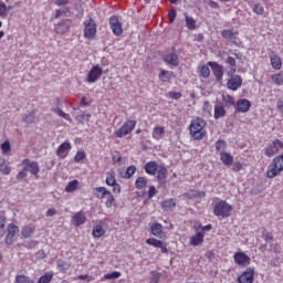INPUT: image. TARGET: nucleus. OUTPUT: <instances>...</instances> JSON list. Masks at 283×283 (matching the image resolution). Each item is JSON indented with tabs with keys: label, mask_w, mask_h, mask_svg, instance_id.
<instances>
[{
	"label": "nucleus",
	"mask_w": 283,
	"mask_h": 283,
	"mask_svg": "<svg viewBox=\"0 0 283 283\" xmlns=\"http://www.w3.org/2000/svg\"><path fill=\"white\" fill-rule=\"evenodd\" d=\"M205 127H207V122H205V119L200 117L193 119L190 124V136H192L195 140H202L207 136Z\"/></svg>",
	"instance_id": "obj_1"
},
{
	"label": "nucleus",
	"mask_w": 283,
	"mask_h": 283,
	"mask_svg": "<svg viewBox=\"0 0 283 283\" xmlns=\"http://www.w3.org/2000/svg\"><path fill=\"white\" fill-rule=\"evenodd\" d=\"M231 211H233V207L224 200L219 201L213 209V213L217 218H229Z\"/></svg>",
	"instance_id": "obj_2"
},
{
	"label": "nucleus",
	"mask_w": 283,
	"mask_h": 283,
	"mask_svg": "<svg viewBox=\"0 0 283 283\" xmlns=\"http://www.w3.org/2000/svg\"><path fill=\"white\" fill-rule=\"evenodd\" d=\"M136 128V120H127L117 132H115V136L117 138H123L127 136V134H132Z\"/></svg>",
	"instance_id": "obj_3"
},
{
	"label": "nucleus",
	"mask_w": 283,
	"mask_h": 283,
	"mask_svg": "<svg viewBox=\"0 0 283 283\" xmlns=\"http://www.w3.org/2000/svg\"><path fill=\"white\" fill-rule=\"evenodd\" d=\"M84 36L85 39H94L96 36V22L92 18L84 21Z\"/></svg>",
	"instance_id": "obj_4"
},
{
	"label": "nucleus",
	"mask_w": 283,
	"mask_h": 283,
	"mask_svg": "<svg viewBox=\"0 0 283 283\" xmlns=\"http://www.w3.org/2000/svg\"><path fill=\"white\" fill-rule=\"evenodd\" d=\"M103 76V67L96 64L94 65L86 75L87 83H96L98 78Z\"/></svg>",
	"instance_id": "obj_5"
},
{
	"label": "nucleus",
	"mask_w": 283,
	"mask_h": 283,
	"mask_svg": "<svg viewBox=\"0 0 283 283\" xmlns=\"http://www.w3.org/2000/svg\"><path fill=\"white\" fill-rule=\"evenodd\" d=\"M282 147L283 143L280 139H276L264 149V154L265 156H268V158H273V156H275V154H277V151H280Z\"/></svg>",
	"instance_id": "obj_6"
},
{
	"label": "nucleus",
	"mask_w": 283,
	"mask_h": 283,
	"mask_svg": "<svg viewBox=\"0 0 283 283\" xmlns=\"http://www.w3.org/2000/svg\"><path fill=\"white\" fill-rule=\"evenodd\" d=\"M17 235H19V227L14 224L8 226V233L6 237V244H14L17 242Z\"/></svg>",
	"instance_id": "obj_7"
},
{
	"label": "nucleus",
	"mask_w": 283,
	"mask_h": 283,
	"mask_svg": "<svg viewBox=\"0 0 283 283\" xmlns=\"http://www.w3.org/2000/svg\"><path fill=\"white\" fill-rule=\"evenodd\" d=\"M109 25L115 36H120V34H123V24L118 20V17L112 15L109 19Z\"/></svg>",
	"instance_id": "obj_8"
},
{
	"label": "nucleus",
	"mask_w": 283,
	"mask_h": 283,
	"mask_svg": "<svg viewBox=\"0 0 283 283\" xmlns=\"http://www.w3.org/2000/svg\"><path fill=\"white\" fill-rule=\"evenodd\" d=\"M22 165H23L24 171H29L30 174H32V176H36V174H39V171H40L39 163H36V161H32L30 159H24L22 161Z\"/></svg>",
	"instance_id": "obj_9"
},
{
	"label": "nucleus",
	"mask_w": 283,
	"mask_h": 283,
	"mask_svg": "<svg viewBox=\"0 0 283 283\" xmlns=\"http://www.w3.org/2000/svg\"><path fill=\"white\" fill-rule=\"evenodd\" d=\"M253 275H255V271L252 268H248L239 277V283H253Z\"/></svg>",
	"instance_id": "obj_10"
},
{
	"label": "nucleus",
	"mask_w": 283,
	"mask_h": 283,
	"mask_svg": "<svg viewBox=\"0 0 283 283\" xmlns=\"http://www.w3.org/2000/svg\"><path fill=\"white\" fill-rule=\"evenodd\" d=\"M105 223L102 220L95 222L93 227V237L94 238H103L106 233Z\"/></svg>",
	"instance_id": "obj_11"
},
{
	"label": "nucleus",
	"mask_w": 283,
	"mask_h": 283,
	"mask_svg": "<svg viewBox=\"0 0 283 283\" xmlns=\"http://www.w3.org/2000/svg\"><path fill=\"white\" fill-rule=\"evenodd\" d=\"M208 65L211 67L217 81H222V76H224V69H222V65L217 62H209Z\"/></svg>",
	"instance_id": "obj_12"
},
{
	"label": "nucleus",
	"mask_w": 283,
	"mask_h": 283,
	"mask_svg": "<svg viewBox=\"0 0 283 283\" xmlns=\"http://www.w3.org/2000/svg\"><path fill=\"white\" fill-rule=\"evenodd\" d=\"M242 86V77L240 75H232L228 81V88L235 92L239 87Z\"/></svg>",
	"instance_id": "obj_13"
},
{
	"label": "nucleus",
	"mask_w": 283,
	"mask_h": 283,
	"mask_svg": "<svg viewBox=\"0 0 283 283\" xmlns=\"http://www.w3.org/2000/svg\"><path fill=\"white\" fill-rule=\"evenodd\" d=\"M54 32L56 34H67L70 32V23L67 21L62 20L54 24Z\"/></svg>",
	"instance_id": "obj_14"
},
{
	"label": "nucleus",
	"mask_w": 283,
	"mask_h": 283,
	"mask_svg": "<svg viewBox=\"0 0 283 283\" xmlns=\"http://www.w3.org/2000/svg\"><path fill=\"white\" fill-rule=\"evenodd\" d=\"M160 166H158V163L156 161H148L145 164L144 166V170L146 171V174H148V176H156V174L158 172Z\"/></svg>",
	"instance_id": "obj_15"
},
{
	"label": "nucleus",
	"mask_w": 283,
	"mask_h": 283,
	"mask_svg": "<svg viewBox=\"0 0 283 283\" xmlns=\"http://www.w3.org/2000/svg\"><path fill=\"white\" fill-rule=\"evenodd\" d=\"M164 61L165 63H168V65H172L174 67H178V65L180 64V60H178V54L174 52L167 53Z\"/></svg>",
	"instance_id": "obj_16"
},
{
	"label": "nucleus",
	"mask_w": 283,
	"mask_h": 283,
	"mask_svg": "<svg viewBox=\"0 0 283 283\" xmlns=\"http://www.w3.org/2000/svg\"><path fill=\"white\" fill-rule=\"evenodd\" d=\"M251 109V102L249 99H239L237 102V111L241 114H247Z\"/></svg>",
	"instance_id": "obj_17"
},
{
	"label": "nucleus",
	"mask_w": 283,
	"mask_h": 283,
	"mask_svg": "<svg viewBox=\"0 0 283 283\" xmlns=\"http://www.w3.org/2000/svg\"><path fill=\"white\" fill-rule=\"evenodd\" d=\"M234 262L244 266L247 264H250L251 258H249V255L244 254L243 252H238L234 254Z\"/></svg>",
	"instance_id": "obj_18"
},
{
	"label": "nucleus",
	"mask_w": 283,
	"mask_h": 283,
	"mask_svg": "<svg viewBox=\"0 0 283 283\" xmlns=\"http://www.w3.org/2000/svg\"><path fill=\"white\" fill-rule=\"evenodd\" d=\"M156 179H157V182H159L160 185H165L167 180V167L159 166V168H157Z\"/></svg>",
	"instance_id": "obj_19"
},
{
	"label": "nucleus",
	"mask_w": 283,
	"mask_h": 283,
	"mask_svg": "<svg viewBox=\"0 0 283 283\" xmlns=\"http://www.w3.org/2000/svg\"><path fill=\"white\" fill-rule=\"evenodd\" d=\"M85 220H86V217L83 212H76L72 219H71V223L74 226V227H81V224H85Z\"/></svg>",
	"instance_id": "obj_20"
},
{
	"label": "nucleus",
	"mask_w": 283,
	"mask_h": 283,
	"mask_svg": "<svg viewBox=\"0 0 283 283\" xmlns=\"http://www.w3.org/2000/svg\"><path fill=\"white\" fill-rule=\"evenodd\" d=\"M70 149H72V145L67 142H64L63 144H61L56 150V155L60 158H65V156H67V151H70Z\"/></svg>",
	"instance_id": "obj_21"
},
{
	"label": "nucleus",
	"mask_w": 283,
	"mask_h": 283,
	"mask_svg": "<svg viewBox=\"0 0 283 283\" xmlns=\"http://www.w3.org/2000/svg\"><path fill=\"white\" fill-rule=\"evenodd\" d=\"M146 242L150 245V247H155V249H160L161 253H167V248L163 244V241L150 238L148 240H146Z\"/></svg>",
	"instance_id": "obj_22"
},
{
	"label": "nucleus",
	"mask_w": 283,
	"mask_h": 283,
	"mask_svg": "<svg viewBox=\"0 0 283 283\" xmlns=\"http://www.w3.org/2000/svg\"><path fill=\"white\" fill-rule=\"evenodd\" d=\"M282 174V170L277 167H275V164H270L268 171H266V177L268 178H275Z\"/></svg>",
	"instance_id": "obj_23"
},
{
	"label": "nucleus",
	"mask_w": 283,
	"mask_h": 283,
	"mask_svg": "<svg viewBox=\"0 0 283 283\" xmlns=\"http://www.w3.org/2000/svg\"><path fill=\"white\" fill-rule=\"evenodd\" d=\"M238 33L232 32L231 30H223L221 32V36H223V39H227V41H229L230 43H235V41L238 40Z\"/></svg>",
	"instance_id": "obj_24"
},
{
	"label": "nucleus",
	"mask_w": 283,
	"mask_h": 283,
	"mask_svg": "<svg viewBox=\"0 0 283 283\" xmlns=\"http://www.w3.org/2000/svg\"><path fill=\"white\" fill-rule=\"evenodd\" d=\"M109 193V190L105 187H97L94 189V196L95 198H98V200H103V198H107V195Z\"/></svg>",
	"instance_id": "obj_25"
},
{
	"label": "nucleus",
	"mask_w": 283,
	"mask_h": 283,
	"mask_svg": "<svg viewBox=\"0 0 283 283\" xmlns=\"http://www.w3.org/2000/svg\"><path fill=\"white\" fill-rule=\"evenodd\" d=\"M270 60H271V65L274 70L282 69V59L280 56L275 55V53H272L270 55Z\"/></svg>",
	"instance_id": "obj_26"
},
{
	"label": "nucleus",
	"mask_w": 283,
	"mask_h": 283,
	"mask_svg": "<svg viewBox=\"0 0 283 283\" xmlns=\"http://www.w3.org/2000/svg\"><path fill=\"white\" fill-rule=\"evenodd\" d=\"M35 230L36 228L32 224L24 226L21 230V235L23 238H32V233H34Z\"/></svg>",
	"instance_id": "obj_27"
},
{
	"label": "nucleus",
	"mask_w": 283,
	"mask_h": 283,
	"mask_svg": "<svg viewBox=\"0 0 283 283\" xmlns=\"http://www.w3.org/2000/svg\"><path fill=\"white\" fill-rule=\"evenodd\" d=\"M164 136H165V127L156 126L153 129V138H155V140H160Z\"/></svg>",
	"instance_id": "obj_28"
},
{
	"label": "nucleus",
	"mask_w": 283,
	"mask_h": 283,
	"mask_svg": "<svg viewBox=\"0 0 283 283\" xmlns=\"http://www.w3.org/2000/svg\"><path fill=\"white\" fill-rule=\"evenodd\" d=\"M161 208L164 211H174L176 209V201L174 199H167L163 201Z\"/></svg>",
	"instance_id": "obj_29"
},
{
	"label": "nucleus",
	"mask_w": 283,
	"mask_h": 283,
	"mask_svg": "<svg viewBox=\"0 0 283 283\" xmlns=\"http://www.w3.org/2000/svg\"><path fill=\"white\" fill-rule=\"evenodd\" d=\"M227 116V111L224 109V106L216 105L214 106V118L216 120L220 118H224Z\"/></svg>",
	"instance_id": "obj_30"
},
{
	"label": "nucleus",
	"mask_w": 283,
	"mask_h": 283,
	"mask_svg": "<svg viewBox=\"0 0 283 283\" xmlns=\"http://www.w3.org/2000/svg\"><path fill=\"white\" fill-rule=\"evenodd\" d=\"M202 242H205V234L198 232L191 238L190 244H192V247H198L199 244H202Z\"/></svg>",
	"instance_id": "obj_31"
},
{
	"label": "nucleus",
	"mask_w": 283,
	"mask_h": 283,
	"mask_svg": "<svg viewBox=\"0 0 283 283\" xmlns=\"http://www.w3.org/2000/svg\"><path fill=\"white\" fill-rule=\"evenodd\" d=\"M10 10H12V7H7L3 1H0V17L1 19H6L8 17Z\"/></svg>",
	"instance_id": "obj_32"
},
{
	"label": "nucleus",
	"mask_w": 283,
	"mask_h": 283,
	"mask_svg": "<svg viewBox=\"0 0 283 283\" xmlns=\"http://www.w3.org/2000/svg\"><path fill=\"white\" fill-rule=\"evenodd\" d=\"M220 156H221V160H222L223 165H228V166L233 165V156H231V154L221 153Z\"/></svg>",
	"instance_id": "obj_33"
},
{
	"label": "nucleus",
	"mask_w": 283,
	"mask_h": 283,
	"mask_svg": "<svg viewBox=\"0 0 283 283\" xmlns=\"http://www.w3.org/2000/svg\"><path fill=\"white\" fill-rule=\"evenodd\" d=\"M116 184V172L114 170H109L106 174V185H108V187H111L112 185Z\"/></svg>",
	"instance_id": "obj_34"
},
{
	"label": "nucleus",
	"mask_w": 283,
	"mask_h": 283,
	"mask_svg": "<svg viewBox=\"0 0 283 283\" xmlns=\"http://www.w3.org/2000/svg\"><path fill=\"white\" fill-rule=\"evenodd\" d=\"M51 111H53L54 114H57V116H61V118H64V120H69L70 123H72V117H70V115L63 112L61 108L54 107V108H51Z\"/></svg>",
	"instance_id": "obj_35"
},
{
	"label": "nucleus",
	"mask_w": 283,
	"mask_h": 283,
	"mask_svg": "<svg viewBox=\"0 0 283 283\" xmlns=\"http://www.w3.org/2000/svg\"><path fill=\"white\" fill-rule=\"evenodd\" d=\"M76 189H78V180L70 181L65 187L66 193H72V191H76Z\"/></svg>",
	"instance_id": "obj_36"
},
{
	"label": "nucleus",
	"mask_w": 283,
	"mask_h": 283,
	"mask_svg": "<svg viewBox=\"0 0 283 283\" xmlns=\"http://www.w3.org/2000/svg\"><path fill=\"white\" fill-rule=\"evenodd\" d=\"M57 269L62 273H65V271H67V269H70V263H67V261H65L63 259H59L57 260Z\"/></svg>",
	"instance_id": "obj_37"
},
{
	"label": "nucleus",
	"mask_w": 283,
	"mask_h": 283,
	"mask_svg": "<svg viewBox=\"0 0 283 283\" xmlns=\"http://www.w3.org/2000/svg\"><path fill=\"white\" fill-rule=\"evenodd\" d=\"M151 233L153 235H160V233H163V224L160 223H153V226L150 227Z\"/></svg>",
	"instance_id": "obj_38"
},
{
	"label": "nucleus",
	"mask_w": 283,
	"mask_h": 283,
	"mask_svg": "<svg viewBox=\"0 0 283 283\" xmlns=\"http://www.w3.org/2000/svg\"><path fill=\"white\" fill-rule=\"evenodd\" d=\"M52 277H54V273L48 272L39 279L38 283H50L52 282Z\"/></svg>",
	"instance_id": "obj_39"
},
{
	"label": "nucleus",
	"mask_w": 283,
	"mask_h": 283,
	"mask_svg": "<svg viewBox=\"0 0 283 283\" xmlns=\"http://www.w3.org/2000/svg\"><path fill=\"white\" fill-rule=\"evenodd\" d=\"M199 74L203 78H209V76L211 74V70L209 69V66L202 65V66L199 67Z\"/></svg>",
	"instance_id": "obj_40"
},
{
	"label": "nucleus",
	"mask_w": 283,
	"mask_h": 283,
	"mask_svg": "<svg viewBox=\"0 0 283 283\" xmlns=\"http://www.w3.org/2000/svg\"><path fill=\"white\" fill-rule=\"evenodd\" d=\"M272 164L274 165V167H276L277 169L283 171V155H280V156L275 157L272 160Z\"/></svg>",
	"instance_id": "obj_41"
},
{
	"label": "nucleus",
	"mask_w": 283,
	"mask_h": 283,
	"mask_svg": "<svg viewBox=\"0 0 283 283\" xmlns=\"http://www.w3.org/2000/svg\"><path fill=\"white\" fill-rule=\"evenodd\" d=\"M227 63H228V65H230L231 74H235V71L238 70V65L235 64V59L228 56Z\"/></svg>",
	"instance_id": "obj_42"
},
{
	"label": "nucleus",
	"mask_w": 283,
	"mask_h": 283,
	"mask_svg": "<svg viewBox=\"0 0 283 283\" xmlns=\"http://www.w3.org/2000/svg\"><path fill=\"white\" fill-rule=\"evenodd\" d=\"M271 81L274 85H283V73L272 75Z\"/></svg>",
	"instance_id": "obj_43"
},
{
	"label": "nucleus",
	"mask_w": 283,
	"mask_h": 283,
	"mask_svg": "<svg viewBox=\"0 0 283 283\" xmlns=\"http://www.w3.org/2000/svg\"><path fill=\"white\" fill-rule=\"evenodd\" d=\"M15 283H34V281L29 276L20 274L15 276Z\"/></svg>",
	"instance_id": "obj_44"
},
{
	"label": "nucleus",
	"mask_w": 283,
	"mask_h": 283,
	"mask_svg": "<svg viewBox=\"0 0 283 283\" xmlns=\"http://www.w3.org/2000/svg\"><path fill=\"white\" fill-rule=\"evenodd\" d=\"M136 189H143L144 187H147V179L145 177H138L135 181Z\"/></svg>",
	"instance_id": "obj_45"
},
{
	"label": "nucleus",
	"mask_w": 283,
	"mask_h": 283,
	"mask_svg": "<svg viewBox=\"0 0 283 283\" xmlns=\"http://www.w3.org/2000/svg\"><path fill=\"white\" fill-rule=\"evenodd\" d=\"M216 149L222 154L224 153V149H227V142L219 139L218 142H216Z\"/></svg>",
	"instance_id": "obj_46"
},
{
	"label": "nucleus",
	"mask_w": 283,
	"mask_h": 283,
	"mask_svg": "<svg viewBox=\"0 0 283 283\" xmlns=\"http://www.w3.org/2000/svg\"><path fill=\"white\" fill-rule=\"evenodd\" d=\"M0 171L4 176H10V166L6 165V160L0 161Z\"/></svg>",
	"instance_id": "obj_47"
},
{
	"label": "nucleus",
	"mask_w": 283,
	"mask_h": 283,
	"mask_svg": "<svg viewBox=\"0 0 283 283\" xmlns=\"http://www.w3.org/2000/svg\"><path fill=\"white\" fill-rule=\"evenodd\" d=\"M186 25L188 30H196V21L193 18L186 15Z\"/></svg>",
	"instance_id": "obj_48"
},
{
	"label": "nucleus",
	"mask_w": 283,
	"mask_h": 283,
	"mask_svg": "<svg viewBox=\"0 0 283 283\" xmlns=\"http://www.w3.org/2000/svg\"><path fill=\"white\" fill-rule=\"evenodd\" d=\"M171 74L169 73V71H165L163 70L160 73H159V80L163 82V83H167L170 78Z\"/></svg>",
	"instance_id": "obj_49"
},
{
	"label": "nucleus",
	"mask_w": 283,
	"mask_h": 283,
	"mask_svg": "<svg viewBox=\"0 0 283 283\" xmlns=\"http://www.w3.org/2000/svg\"><path fill=\"white\" fill-rule=\"evenodd\" d=\"M6 217L0 216V238H3L6 235Z\"/></svg>",
	"instance_id": "obj_50"
},
{
	"label": "nucleus",
	"mask_w": 283,
	"mask_h": 283,
	"mask_svg": "<svg viewBox=\"0 0 283 283\" xmlns=\"http://www.w3.org/2000/svg\"><path fill=\"white\" fill-rule=\"evenodd\" d=\"M134 174H136V166H129L126 170H125V175L122 176L123 178H130L134 176Z\"/></svg>",
	"instance_id": "obj_51"
},
{
	"label": "nucleus",
	"mask_w": 283,
	"mask_h": 283,
	"mask_svg": "<svg viewBox=\"0 0 283 283\" xmlns=\"http://www.w3.org/2000/svg\"><path fill=\"white\" fill-rule=\"evenodd\" d=\"M106 198H107V200H106V202H105V207H106L107 209H112V205H114V202H115L114 195H112L111 192H108L107 196H106Z\"/></svg>",
	"instance_id": "obj_52"
},
{
	"label": "nucleus",
	"mask_w": 283,
	"mask_h": 283,
	"mask_svg": "<svg viewBox=\"0 0 283 283\" xmlns=\"http://www.w3.org/2000/svg\"><path fill=\"white\" fill-rule=\"evenodd\" d=\"M23 122L28 123V125H32V123H34V112L27 114L23 118Z\"/></svg>",
	"instance_id": "obj_53"
},
{
	"label": "nucleus",
	"mask_w": 283,
	"mask_h": 283,
	"mask_svg": "<svg viewBox=\"0 0 283 283\" xmlns=\"http://www.w3.org/2000/svg\"><path fill=\"white\" fill-rule=\"evenodd\" d=\"M224 103H227V105H235V98L231 95H223L222 96Z\"/></svg>",
	"instance_id": "obj_54"
},
{
	"label": "nucleus",
	"mask_w": 283,
	"mask_h": 283,
	"mask_svg": "<svg viewBox=\"0 0 283 283\" xmlns=\"http://www.w3.org/2000/svg\"><path fill=\"white\" fill-rule=\"evenodd\" d=\"M67 9H57L55 11V19H61V17H67Z\"/></svg>",
	"instance_id": "obj_55"
},
{
	"label": "nucleus",
	"mask_w": 283,
	"mask_h": 283,
	"mask_svg": "<svg viewBox=\"0 0 283 283\" xmlns=\"http://www.w3.org/2000/svg\"><path fill=\"white\" fill-rule=\"evenodd\" d=\"M203 116H211V104L209 102L203 104Z\"/></svg>",
	"instance_id": "obj_56"
},
{
	"label": "nucleus",
	"mask_w": 283,
	"mask_h": 283,
	"mask_svg": "<svg viewBox=\"0 0 283 283\" xmlns=\"http://www.w3.org/2000/svg\"><path fill=\"white\" fill-rule=\"evenodd\" d=\"M253 12H255V14H264V7L258 3L254 6Z\"/></svg>",
	"instance_id": "obj_57"
},
{
	"label": "nucleus",
	"mask_w": 283,
	"mask_h": 283,
	"mask_svg": "<svg viewBox=\"0 0 283 283\" xmlns=\"http://www.w3.org/2000/svg\"><path fill=\"white\" fill-rule=\"evenodd\" d=\"M1 149H2V153H3V154L10 153V149H11V147H10V142H9V140H6L4 143H2Z\"/></svg>",
	"instance_id": "obj_58"
},
{
	"label": "nucleus",
	"mask_w": 283,
	"mask_h": 283,
	"mask_svg": "<svg viewBox=\"0 0 283 283\" xmlns=\"http://www.w3.org/2000/svg\"><path fill=\"white\" fill-rule=\"evenodd\" d=\"M119 275H120V272H113L109 274H105L104 279L105 280H116V279H118Z\"/></svg>",
	"instance_id": "obj_59"
},
{
	"label": "nucleus",
	"mask_w": 283,
	"mask_h": 283,
	"mask_svg": "<svg viewBox=\"0 0 283 283\" xmlns=\"http://www.w3.org/2000/svg\"><path fill=\"white\" fill-rule=\"evenodd\" d=\"M168 96H169V98H172L174 101H178V98L182 97V94L180 92H169Z\"/></svg>",
	"instance_id": "obj_60"
},
{
	"label": "nucleus",
	"mask_w": 283,
	"mask_h": 283,
	"mask_svg": "<svg viewBox=\"0 0 283 283\" xmlns=\"http://www.w3.org/2000/svg\"><path fill=\"white\" fill-rule=\"evenodd\" d=\"M85 158V151H78L75 157H74V160L75 163H81V160H84Z\"/></svg>",
	"instance_id": "obj_61"
},
{
	"label": "nucleus",
	"mask_w": 283,
	"mask_h": 283,
	"mask_svg": "<svg viewBox=\"0 0 283 283\" xmlns=\"http://www.w3.org/2000/svg\"><path fill=\"white\" fill-rule=\"evenodd\" d=\"M156 193H157L156 187L155 186H150L149 190H148V198L149 199L154 198V196H156Z\"/></svg>",
	"instance_id": "obj_62"
},
{
	"label": "nucleus",
	"mask_w": 283,
	"mask_h": 283,
	"mask_svg": "<svg viewBox=\"0 0 283 283\" xmlns=\"http://www.w3.org/2000/svg\"><path fill=\"white\" fill-rule=\"evenodd\" d=\"M113 187V193H120V185L115 182L114 185H111Z\"/></svg>",
	"instance_id": "obj_63"
},
{
	"label": "nucleus",
	"mask_w": 283,
	"mask_h": 283,
	"mask_svg": "<svg viewBox=\"0 0 283 283\" xmlns=\"http://www.w3.org/2000/svg\"><path fill=\"white\" fill-rule=\"evenodd\" d=\"M276 108L279 109V112H282L283 114V98L277 99Z\"/></svg>",
	"instance_id": "obj_64"
}]
</instances>
